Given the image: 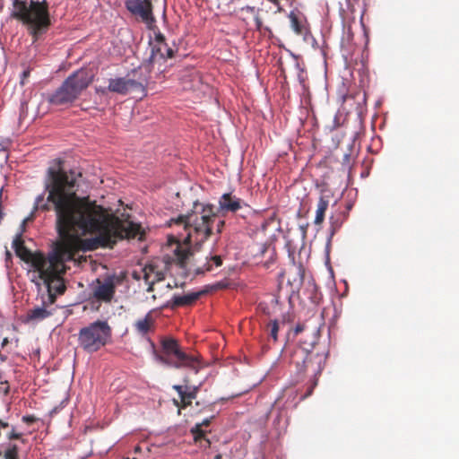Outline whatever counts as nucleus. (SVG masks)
Listing matches in <instances>:
<instances>
[{
  "mask_svg": "<svg viewBox=\"0 0 459 459\" xmlns=\"http://www.w3.org/2000/svg\"><path fill=\"white\" fill-rule=\"evenodd\" d=\"M56 169L48 170V182L45 188L48 192L47 202L44 195L36 198L35 208L44 212L52 208L56 216V230L65 241L59 244L54 254L45 260L42 267L35 269L39 281L32 280L39 288L40 282L47 288L44 304L54 305L57 295L66 290L62 274L65 273V261L73 259L74 250L91 251L99 247H112L118 239H142L143 230L138 223L129 220H121L103 206L91 201L89 196L76 195L74 186L76 173H67L61 167L62 160H57Z\"/></svg>",
  "mask_w": 459,
  "mask_h": 459,
  "instance_id": "1",
  "label": "nucleus"
},
{
  "mask_svg": "<svg viewBox=\"0 0 459 459\" xmlns=\"http://www.w3.org/2000/svg\"><path fill=\"white\" fill-rule=\"evenodd\" d=\"M323 325L322 318L312 316L308 320L298 323L293 329L294 336L304 334L302 342L305 347L296 352L293 358V363L299 373L310 374L315 377L321 374L325 367V357L318 352L308 351V348H313L317 343Z\"/></svg>",
  "mask_w": 459,
  "mask_h": 459,
  "instance_id": "2",
  "label": "nucleus"
},
{
  "mask_svg": "<svg viewBox=\"0 0 459 459\" xmlns=\"http://www.w3.org/2000/svg\"><path fill=\"white\" fill-rule=\"evenodd\" d=\"M217 217L213 204L195 201L189 212L171 219L169 225L183 227L186 233L184 238L186 244L201 245L213 234Z\"/></svg>",
  "mask_w": 459,
  "mask_h": 459,
  "instance_id": "3",
  "label": "nucleus"
},
{
  "mask_svg": "<svg viewBox=\"0 0 459 459\" xmlns=\"http://www.w3.org/2000/svg\"><path fill=\"white\" fill-rule=\"evenodd\" d=\"M13 6L11 16L26 27L33 42L48 30L51 20L48 3L46 0H30L29 4L26 0H13Z\"/></svg>",
  "mask_w": 459,
  "mask_h": 459,
  "instance_id": "4",
  "label": "nucleus"
},
{
  "mask_svg": "<svg viewBox=\"0 0 459 459\" xmlns=\"http://www.w3.org/2000/svg\"><path fill=\"white\" fill-rule=\"evenodd\" d=\"M93 74L88 69H79L70 74L62 85L49 97L54 105H65L75 100L93 81Z\"/></svg>",
  "mask_w": 459,
  "mask_h": 459,
  "instance_id": "5",
  "label": "nucleus"
},
{
  "mask_svg": "<svg viewBox=\"0 0 459 459\" xmlns=\"http://www.w3.org/2000/svg\"><path fill=\"white\" fill-rule=\"evenodd\" d=\"M111 333L108 322L98 320L80 329L78 343L86 352L93 353L108 342Z\"/></svg>",
  "mask_w": 459,
  "mask_h": 459,
  "instance_id": "6",
  "label": "nucleus"
},
{
  "mask_svg": "<svg viewBox=\"0 0 459 459\" xmlns=\"http://www.w3.org/2000/svg\"><path fill=\"white\" fill-rule=\"evenodd\" d=\"M161 350L163 355L157 356L160 362L176 368H187L198 372L200 368V361L198 358L183 351L176 339H162Z\"/></svg>",
  "mask_w": 459,
  "mask_h": 459,
  "instance_id": "7",
  "label": "nucleus"
},
{
  "mask_svg": "<svg viewBox=\"0 0 459 459\" xmlns=\"http://www.w3.org/2000/svg\"><path fill=\"white\" fill-rule=\"evenodd\" d=\"M161 350L163 355L157 356L160 362L176 368H187L198 372L200 368V361L198 358L183 351L176 339H162Z\"/></svg>",
  "mask_w": 459,
  "mask_h": 459,
  "instance_id": "8",
  "label": "nucleus"
},
{
  "mask_svg": "<svg viewBox=\"0 0 459 459\" xmlns=\"http://www.w3.org/2000/svg\"><path fill=\"white\" fill-rule=\"evenodd\" d=\"M161 350L163 355L157 356L160 362L176 368H187L198 372L200 368V361L198 358L183 351L176 339H162Z\"/></svg>",
  "mask_w": 459,
  "mask_h": 459,
  "instance_id": "9",
  "label": "nucleus"
},
{
  "mask_svg": "<svg viewBox=\"0 0 459 459\" xmlns=\"http://www.w3.org/2000/svg\"><path fill=\"white\" fill-rule=\"evenodd\" d=\"M137 74L136 70L132 72L134 78L128 74L126 77H119L115 79H109L108 89L111 92H116L121 95H126L132 91H144L143 82L134 78Z\"/></svg>",
  "mask_w": 459,
  "mask_h": 459,
  "instance_id": "10",
  "label": "nucleus"
},
{
  "mask_svg": "<svg viewBox=\"0 0 459 459\" xmlns=\"http://www.w3.org/2000/svg\"><path fill=\"white\" fill-rule=\"evenodd\" d=\"M125 5L130 13L139 17L149 28L155 22L152 0H125Z\"/></svg>",
  "mask_w": 459,
  "mask_h": 459,
  "instance_id": "11",
  "label": "nucleus"
},
{
  "mask_svg": "<svg viewBox=\"0 0 459 459\" xmlns=\"http://www.w3.org/2000/svg\"><path fill=\"white\" fill-rule=\"evenodd\" d=\"M15 254L26 263H30L34 269H39L47 259L41 253H31L24 245L21 235H16L13 241Z\"/></svg>",
  "mask_w": 459,
  "mask_h": 459,
  "instance_id": "12",
  "label": "nucleus"
},
{
  "mask_svg": "<svg viewBox=\"0 0 459 459\" xmlns=\"http://www.w3.org/2000/svg\"><path fill=\"white\" fill-rule=\"evenodd\" d=\"M93 288V297L101 302L108 303L114 298L116 284L113 277H107L103 281L97 280Z\"/></svg>",
  "mask_w": 459,
  "mask_h": 459,
  "instance_id": "13",
  "label": "nucleus"
},
{
  "mask_svg": "<svg viewBox=\"0 0 459 459\" xmlns=\"http://www.w3.org/2000/svg\"><path fill=\"white\" fill-rule=\"evenodd\" d=\"M173 389L177 391L179 396L178 400H174V404L178 408L186 409L190 406L197 397V394L199 392V386L196 385H174Z\"/></svg>",
  "mask_w": 459,
  "mask_h": 459,
  "instance_id": "14",
  "label": "nucleus"
},
{
  "mask_svg": "<svg viewBox=\"0 0 459 459\" xmlns=\"http://www.w3.org/2000/svg\"><path fill=\"white\" fill-rule=\"evenodd\" d=\"M243 205H246V203L230 193L223 194L219 200V210L222 212H236Z\"/></svg>",
  "mask_w": 459,
  "mask_h": 459,
  "instance_id": "15",
  "label": "nucleus"
},
{
  "mask_svg": "<svg viewBox=\"0 0 459 459\" xmlns=\"http://www.w3.org/2000/svg\"><path fill=\"white\" fill-rule=\"evenodd\" d=\"M332 197V194L329 190L323 189L321 191V195L318 199L317 207L316 211V217L314 220V223L316 225L320 226L325 217V212L329 206L330 199Z\"/></svg>",
  "mask_w": 459,
  "mask_h": 459,
  "instance_id": "16",
  "label": "nucleus"
},
{
  "mask_svg": "<svg viewBox=\"0 0 459 459\" xmlns=\"http://www.w3.org/2000/svg\"><path fill=\"white\" fill-rule=\"evenodd\" d=\"M152 314L153 310L149 311L143 318L136 320L134 324L135 332L143 337L155 329V319Z\"/></svg>",
  "mask_w": 459,
  "mask_h": 459,
  "instance_id": "17",
  "label": "nucleus"
},
{
  "mask_svg": "<svg viewBox=\"0 0 459 459\" xmlns=\"http://www.w3.org/2000/svg\"><path fill=\"white\" fill-rule=\"evenodd\" d=\"M204 291L190 292L185 295H174L171 299V307H187L198 300Z\"/></svg>",
  "mask_w": 459,
  "mask_h": 459,
  "instance_id": "18",
  "label": "nucleus"
},
{
  "mask_svg": "<svg viewBox=\"0 0 459 459\" xmlns=\"http://www.w3.org/2000/svg\"><path fill=\"white\" fill-rule=\"evenodd\" d=\"M50 304H44L41 307H34L27 312L26 319L28 322H39L49 317L53 314V309H49Z\"/></svg>",
  "mask_w": 459,
  "mask_h": 459,
  "instance_id": "19",
  "label": "nucleus"
},
{
  "mask_svg": "<svg viewBox=\"0 0 459 459\" xmlns=\"http://www.w3.org/2000/svg\"><path fill=\"white\" fill-rule=\"evenodd\" d=\"M143 279L145 282L156 283L165 279V273L163 271L159 270L156 264H147L143 269Z\"/></svg>",
  "mask_w": 459,
  "mask_h": 459,
  "instance_id": "20",
  "label": "nucleus"
},
{
  "mask_svg": "<svg viewBox=\"0 0 459 459\" xmlns=\"http://www.w3.org/2000/svg\"><path fill=\"white\" fill-rule=\"evenodd\" d=\"M152 56L160 55L161 58H171L174 56V50L169 47L167 42L155 45L152 50Z\"/></svg>",
  "mask_w": 459,
  "mask_h": 459,
  "instance_id": "21",
  "label": "nucleus"
},
{
  "mask_svg": "<svg viewBox=\"0 0 459 459\" xmlns=\"http://www.w3.org/2000/svg\"><path fill=\"white\" fill-rule=\"evenodd\" d=\"M213 418L214 416H211L210 418L204 419L201 423H196L191 429V433L193 434L195 442L202 440L204 437L205 432L203 430V427H208Z\"/></svg>",
  "mask_w": 459,
  "mask_h": 459,
  "instance_id": "22",
  "label": "nucleus"
},
{
  "mask_svg": "<svg viewBox=\"0 0 459 459\" xmlns=\"http://www.w3.org/2000/svg\"><path fill=\"white\" fill-rule=\"evenodd\" d=\"M222 264V259L220 255L211 256L209 260L202 267H198L195 270L196 274H203L206 272H211L213 266H221Z\"/></svg>",
  "mask_w": 459,
  "mask_h": 459,
  "instance_id": "23",
  "label": "nucleus"
},
{
  "mask_svg": "<svg viewBox=\"0 0 459 459\" xmlns=\"http://www.w3.org/2000/svg\"><path fill=\"white\" fill-rule=\"evenodd\" d=\"M174 254L177 261L181 266H185L186 260L188 259L191 252L189 247H182L179 243H177V247L174 250Z\"/></svg>",
  "mask_w": 459,
  "mask_h": 459,
  "instance_id": "24",
  "label": "nucleus"
},
{
  "mask_svg": "<svg viewBox=\"0 0 459 459\" xmlns=\"http://www.w3.org/2000/svg\"><path fill=\"white\" fill-rule=\"evenodd\" d=\"M291 29L298 34L302 35L304 33V27L299 20L298 16L293 13L290 14Z\"/></svg>",
  "mask_w": 459,
  "mask_h": 459,
  "instance_id": "25",
  "label": "nucleus"
},
{
  "mask_svg": "<svg viewBox=\"0 0 459 459\" xmlns=\"http://www.w3.org/2000/svg\"><path fill=\"white\" fill-rule=\"evenodd\" d=\"M267 328L269 329V336L275 342L278 339L279 324L277 320H272L268 323Z\"/></svg>",
  "mask_w": 459,
  "mask_h": 459,
  "instance_id": "26",
  "label": "nucleus"
},
{
  "mask_svg": "<svg viewBox=\"0 0 459 459\" xmlns=\"http://www.w3.org/2000/svg\"><path fill=\"white\" fill-rule=\"evenodd\" d=\"M303 281V274L301 273L300 270L297 273V275L293 278V281H290V279H288V282L290 284L292 288V291H298L301 286Z\"/></svg>",
  "mask_w": 459,
  "mask_h": 459,
  "instance_id": "27",
  "label": "nucleus"
},
{
  "mask_svg": "<svg viewBox=\"0 0 459 459\" xmlns=\"http://www.w3.org/2000/svg\"><path fill=\"white\" fill-rule=\"evenodd\" d=\"M311 293L312 296L310 297L311 302L313 304H319L322 299L321 293L318 292V289L315 284L311 285Z\"/></svg>",
  "mask_w": 459,
  "mask_h": 459,
  "instance_id": "28",
  "label": "nucleus"
},
{
  "mask_svg": "<svg viewBox=\"0 0 459 459\" xmlns=\"http://www.w3.org/2000/svg\"><path fill=\"white\" fill-rule=\"evenodd\" d=\"M18 457L17 449L14 446L12 449H8L4 454V459H16Z\"/></svg>",
  "mask_w": 459,
  "mask_h": 459,
  "instance_id": "29",
  "label": "nucleus"
},
{
  "mask_svg": "<svg viewBox=\"0 0 459 459\" xmlns=\"http://www.w3.org/2000/svg\"><path fill=\"white\" fill-rule=\"evenodd\" d=\"M225 226V221L224 220H219L216 222V233L221 234L222 232V230Z\"/></svg>",
  "mask_w": 459,
  "mask_h": 459,
  "instance_id": "30",
  "label": "nucleus"
},
{
  "mask_svg": "<svg viewBox=\"0 0 459 459\" xmlns=\"http://www.w3.org/2000/svg\"><path fill=\"white\" fill-rule=\"evenodd\" d=\"M164 42H166L165 36L162 33L158 32L155 35V45H158L160 43H164Z\"/></svg>",
  "mask_w": 459,
  "mask_h": 459,
  "instance_id": "31",
  "label": "nucleus"
},
{
  "mask_svg": "<svg viewBox=\"0 0 459 459\" xmlns=\"http://www.w3.org/2000/svg\"><path fill=\"white\" fill-rule=\"evenodd\" d=\"M228 287V283L224 281H218L213 285V289L215 290H221L226 289Z\"/></svg>",
  "mask_w": 459,
  "mask_h": 459,
  "instance_id": "32",
  "label": "nucleus"
},
{
  "mask_svg": "<svg viewBox=\"0 0 459 459\" xmlns=\"http://www.w3.org/2000/svg\"><path fill=\"white\" fill-rule=\"evenodd\" d=\"M30 70H25L22 72V78H21V84L22 85H24L25 84V80L30 76Z\"/></svg>",
  "mask_w": 459,
  "mask_h": 459,
  "instance_id": "33",
  "label": "nucleus"
},
{
  "mask_svg": "<svg viewBox=\"0 0 459 459\" xmlns=\"http://www.w3.org/2000/svg\"><path fill=\"white\" fill-rule=\"evenodd\" d=\"M21 434L12 430L8 436L9 439H19L21 437Z\"/></svg>",
  "mask_w": 459,
  "mask_h": 459,
  "instance_id": "34",
  "label": "nucleus"
},
{
  "mask_svg": "<svg viewBox=\"0 0 459 459\" xmlns=\"http://www.w3.org/2000/svg\"><path fill=\"white\" fill-rule=\"evenodd\" d=\"M255 22L256 29H257V30H260V29H261V27H262V25H263V22H262L261 18H260L259 16H256V17L255 18Z\"/></svg>",
  "mask_w": 459,
  "mask_h": 459,
  "instance_id": "35",
  "label": "nucleus"
},
{
  "mask_svg": "<svg viewBox=\"0 0 459 459\" xmlns=\"http://www.w3.org/2000/svg\"><path fill=\"white\" fill-rule=\"evenodd\" d=\"M147 285H148V288H147V292H152L153 291V286L155 283H151V282H145Z\"/></svg>",
  "mask_w": 459,
  "mask_h": 459,
  "instance_id": "36",
  "label": "nucleus"
},
{
  "mask_svg": "<svg viewBox=\"0 0 459 459\" xmlns=\"http://www.w3.org/2000/svg\"><path fill=\"white\" fill-rule=\"evenodd\" d=\"M333 220V217H330L331 224H332V227H333V230H334L335 229L339 228V227H340V225H338L337 223H335Z\"/></svg>",
  "mask_w": 459,
  "mask_h": 459,
  "instance_id": "37",
  "label": "nucleus"
},
{
  "mask_svg": "<svg viewBox=\"0 0 459 459\" xmlns=\"http://www.w3.org/2000/svg\"><path fill=\"white\" fill-rule=\"evenodd\" d=\"M358 96H360L361 97V100L362 102H365L366 101V94L364 92L362 93H358Z\"/></svg>",
  "mask_w": 459,
  "mask_h": 459,
  "instance_id": "38",
  "label": "nucleus"
},
{
  "mask_svg": "<svg viewBox=\"0 0 459 459\" xmlns=\"http://www.w3.org/2000/svg\"><path fill=\"white\" fill-rule=\"evenodd\" d=\"M269 2H271L272 4H273L274 5H280V0H268Z\"/></svg>",
  "mask_w": 459,
  "mask_h": 459,
  "instance_id": "39",
  "label": "nucleus"
},
{
  "mask_svg": "<svg viewBox=\"0 0 459 459\" xmlns=\"http://www.w3.org/2000/svg\"><path fill=\"white\" fill-rule=\"evenodd\" d=\"M133 277H134V279H136V280H139V279L141 278V275H140V274H138L136 272H134V273H133Z\"/></svg>",
  "mask_w": 459,
  "mask_h": 459,
  "instance_id": "40",
  "label": "nucleus"
},
{
  "mask_svg": "<svg viewBox=\"0 0 459 459\" xmlns=\"http://www.w3.org/2000/svg\"><path fill=\"white\" fill-rule=\"evenodd\" d=\"M222 455L221 454H218L214 456V459H221Z\"/></svg>",
  "mask_w": 459,
  "mask_h": 459,
  "instance_id": "41",
  "label": "nucleus"
},
{
  "mask_svg": "<svg viewBox=\"0 0 459 459\" xmlns=\"http://www.w3.org/2000/svg\"><path fill=\"white\" fill-rule=\"evenodd\" d=\"M23 420H26V421H31L32 420L30 418H28V417H24Z\"/></svg>",
  "mask_w": 459,
  "mask_h": 459,
  "instance_id": "42",
  "label": "nucleus"
},
{
  "mask_svg": "<svg viewBox=\"0 0 459 459\" xmlns=\"http://www.w3.org/2000/svg\"><path fill=\"white\" fill-rule=\"evenodd\" d=\"M204 441L208 446L210 445V441L208 439H204Z\"/></svg>",
  "mask_w": 459,
  "mask_h": 459,
  "instance_id": "43",
  "label": "nucleus"
},
{
  "mask_svg": "<svg viewBox=\"0 0 459 459\" xmlns=\"http://www.w3.org/2000/svg\"><path fill=\"white\" fill-rule=\"evenodd\" d=\"M134 450H135V452H138V451H140V447L136 446Z\"/></svg>",
  "mask_w": 459,
  "mask_h": 459,
  "instance_id": "44",
  "label": "nucleus"
},
{
  "mask_svg": "<svg viewBox=\"0 0 459 459\" xmlns=\"http://www.w3.org/2000/svg\"><path fill=\"white\" fill-rule=\"evenodd\" d=\"M7 342V339H4L3 342V346Z\"/></svg>",
  "mask_w": 459,
  "mask_h": 459,
  "instance_id": "45",
  "label": "nucleus"
},
{
  "mask_svg": "<svg viewBox=\"0 0 459 459\" xmlns=\"http://www.w3.org/2000/svg\"><path fill=\"white\" fill-rule=\"evenodd\" d=\"M16 459H18V457Z\"/></svg>",
  "mask_w": 459,
  "mask_h": 459,
  "instance_id": "46",
  "label": "nucleus"
}]
</instances>
